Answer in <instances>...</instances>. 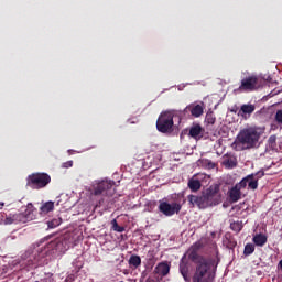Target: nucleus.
Segmentation results:
<instances>
[{
  "instance_id": "17",
  "label": "nucleus",
  "mask_w": 282,
  "mask_h": 282,
  "mask_svg": "<svg viewBox=\"0 0 282 282\" xmlns=\"http://www.w3.org/2000/svg\"><path fill=\"white\" fill-rule=\"evenodd\" d=\"M128 263L130 268H134V270H137V268H140L142 265V258H140V256L138 254H132L130 256Z\"/></svg>"
},
{
  "instance_id": "6",
  "label": "nucleus",
  "mask_w": 282,
  "mask_h": 282,
  "mask_svg": "<svg viewBox=\"0 0 282 282\" xmlns=\"http://www.w3.org/2000/svg\"><path fill=\"white\" fill-rule=\"evenodd\" d=\"M174 116V112L171 110L163 111L160 113L156 120V129L160 133H171V131H173Z\"/></svg>"
},
{
  "instance_id": "34",
  "label": "nucleus",
  "mask_w": 282,
  "mask_h": 282,
  "mask_svg": "<svg viewBox=\"0 0 282 282\" xmlns=\"http://www.w3.org/2000/svg\"><path fill=\"white\" fill-rule=\"evenodd\" d=\"M3 206H6V203L0 202V208H3Z\"/></svg>"
},
{
  "instance_id": "1",
  "label": "nucleus",
  "mask_w": 282,
  "mask_h": 282,
  "mask_svg": "<svg viewBox=\"0 0 282 282\" xmlns=\"http://www.w3.org/2000/svg\"><path fill=\"white\" fill-rule=\"evenodd\" d=\"M260 128L249 127L239 131L232 147H236L238 151H246L247 149H254L259 144V139L261 138Z\"/></svg>"
},
{
  "instance_id": "36",
  "label": "nucleus",
  "mask_w": 282,
  "mask_h": 282,
  "mask_svg": "<svg viewBox=\"0 0 282 282\" xmlns=\"http://www.w3.org/2000/svg\"><path fill=\"white\" fill-rule=\"evenodd\" d=\"M177 212L180 213V207H177Z\"/></svg>"
},
{
  "instance_id": "20",
  "label": "nucleus",
  "mask_w": 282,
  "mask_h": 282,
  "mask_svg": "<svg viewBox=\"0 0 282 282\" xmlns=\"http://www.w3.org/2000/svg\"><path fill=\"white\" fill-rule=\"evenodd\" d=\"M188 188H191L193 193H196V191H199V188H202V182H199V180L195 177L191 178L188 181Z\"/></svg>"
},
{
  "instance_id": "21",
  "label": "nucleus",
  "mask_w": 282,
  "mask_h": 282,
  "mask_svg": "<svg viewBox=\"0 0 282 282\" xmlns=\"http://www.w3.org/2000/svg\"><path fill=\"white\" fill-rule=\"evenodd\" d=\"M63 224V219L61 218H54L51 221L47 223L48 228H58Z\"/></svg>"
},
{
  "instance_id": "4",
  "label": "nucleus",
  "mask_w": 282,
  "mask_h": 282,
  "mask_svg": "<svg viewBox=\"0 0 282 282\" xmlns=\"http://www.w3.org/2000/svg\"><path fill=\"white\" fill-rule=\"evenodd\" d=\"M213 264L205 258H198V264L193 276V282H213L215 273H213Z\"/></svg>"
},
{
  "instance_id": "25",
  "label": "nucleus",
  "mask_w": 282,
  "mask_h": 282,
  "mask_svg": "<svg viewBox=\"0 0 282 282\" xmlns=\"http://www.w3.org/2000/svg\"><path fill=\"white\" fill-rule=\"evenodd\" d=\"M65 243H67V241H65V240H58V241H56L55 242V248H56V250H59L61 252H65V250L66 249H63L64 248V246H65Z\"/></svg>"
},
{
  "instance_id": "5",
  "label": "nucleus",
  "mask_w": 282,
  "mask_h": 282,
  "mask_svg": "<svg viewBox=\"0 0 282 282\" xmlns=\"http://www.w3.org/2000/svg\"><path fill=\"white\" fill-rule=\"evenodd\" d=\"M50 182H52V176L47 173H33L26 177V186L33 191L45 188Z\"/></svg>"
},
{
  "instance_id": "7",
  "label": "nucleus",
  "mask_w": 282,
  "mask_h": 282,
  "mask_svg": "<svg viewBox=\"0 0 282 282\" xmlns=\"http://www.w3.org/2000/svg\"><path fill=\"white\" fill-rule=\"evenodd\" d=\"M262 86H263V84L261 82V77H259L257 75H251L241 80L239 90L240 91H254Z\"/></svg>"
},
{
  "instance_id": "24",
  "label": "nucleus",
  "mask_w": 282,
  "mask_h": 282,
  "mask_svg": "<svg viewBox=\"0 0 282 282\" xmlns=\"http://www.w3.org/2000/svg\"><path fill=\"white\" fill-rule=\"evenodd\" d=\"M111 224H112V230H115L116 232H124V227L118 225V220L113 219Z\"/></svg>"
},
{
  "instance_id": "9",
  "label": "nucleus",
  "mask_w": 282,
  "mask_h": 282,
  "mask_svg": "<svg viewBox=\"0 0 282 282\" xmlns=\"http://www.w3.org/2000/svg\"><path fill=\"white\" fill-rule=\"evenodd\" d=\"M159 213L165 217H173L177 213V203H169L165 199L159 200Z\"/></svg>"
},
{
  "instance_id": "14",
  "label": "nucleus",
  "mask_w": 282,
  "mask_h": 282,
  "mask_svg": "<svg viewBox=\"0 0 282 282\" xmlns=\"http://www.w3.org/2000/svg\"><path fill=\"white\" fill-rule=\"evenodd\" d=\"M188 109L194 118H199L204 115V104L192 105Z\"/></svg>"
},
{
  "instance_id": "31",
  "label": "nucleus",
  "mask_w": 282,
  "mask_h": 282,
  "mask_svg": "<svg viewBox=\"0 0 282 282\" xmlns=\"http://www.w3.org/2000/svg\"><path fill=\"white\" fill-rule=\"evenodd\" d=\"M269 144H271V147H274V144H276V135H271L269 138Z\"/></svg>"
},
{
  "instance_id": "8",
  "label": "nucleus",
  "mask_w": 282,
  "mask_h": 282,
  "mask_svg": "<svg viewBox=\"0 0 282 282\" xmlns=\"http://www.w3.org/2000/svg\"><path fill=\"white\" fill-rule=\"evenodd\" d=\"M113 181H101L94 188V195H106V197H112L116 193Z\"/></svg>"
},
{
  "instance_id": "22",
  "label": "nucleus",
  "mask_w": 282,
  "mask_h": 282,
  "mask_svg": "<svg viewBox=\"0 0 282 282\" xmlns=\"http://www.w3.org/2000/svg\"><path fill=\"white\" fill-rule=\"evenodd\" d=\"M252 252H254V245L253 243H247L245 246V251H243V254L246 257H250V254H252Z\"/></svg>"
},
{
  "instance_id": "35",
  "label": "nucleus",
  "mask_w": 282,
  "mask_h": 282,
  "mask_svg": "<svg viewBox=\"0 0 282 282\" xmlns=\"http://www.w3.org/2000/svg\"><path fill=\"white\" fill-rule=\"evenodd\" d=\"M145 282H155L153 279H148Z\"/></svg>"
},
{
  "instance_id": "26",
  "label": "nucleus",
  "mask_w": 282,
  "mask_h": 282,
  "mask_svg": "<svg viewBox=\"0 0 282 282\" xmlns=\"http://www.w3.org/2000/svg\"><path fill=\"white\" fill-rule=\"evenodd\" d=\"M205 122H207V124H214L216 122L215 115H213L212 112L207 113L205 117Z\"/></svg>"
},
{
  "instance_id": "27",
  "label": "nucleus",
  "mask_w": 282,
  "mask_h": 282,
  "mask_svg": "<svg viewBox=\"0 0 282 282\" xmlns=\"http://www.w3.org/2000/svg\"><path fill=\"white\" fill-rule=\"evenodd\" d=\"M275 121L278 124H282V109L276 111Z\"/></svg>"
},
{
  "instance_id": "11",
  "label": "nucleus",
  "mask_w": 282,
  "mask_h": 282,
  "mask_svg": "<svg viewBox=\"0 0 282 282\" xmlns=\"http://www.w3.org/2000/svg\"><path fill=\"white\" fill-rule=\"evenodd\" d=\"M240 182H243V188L246 189V186L250 191H257L259 188V178H257V174H250L247 177L242 178Z\"/></svg>"
},
{
  "instance_id": "30",
  "label": "nucleus",
  "mask_w": 282,
  "mask_h": 282,
  "mask_svg": "<svg viewBox=\"0 0 282 282\" xmlns=\"http://www.w3.org/2000/svg\"><path fill=\"white\" fill-rule=\"evenodd\" d=\"M72 166H74V161H67L63 163L64 169H72Z\"/></svg>"
},
{
  "instance_id": "33",
  "label": "nucleus",
  "mask_w": 282,
  "mask_h": 282,
  "mask_svg": "<svg viewBox=\"0 0 282 282\" xmlns=\"http://www.w3.org/2000/svg\"><path fill=\"white\" fill-rule=\"evenodd\" d=\"M72 281H73L72 275H69V276H67V278L65 279V282H72Z\"/></svg>"
},
{
  "instance_id": "2",
  "label": "nucleus",
  "mask_w": 282,
  "mask_h": 282,
  "mask_svg": "<svg viewBox=\"0 0 282 282\" xmlns=\"http://www.w3.org/2000/svg\"><path fill=\"white\" fill-rule=\"evenodd\" d=\"M36 219V208L32 203L26 205L24 213H1V221L4 226H11V224H28V221H34Z\"/></svg>"
},
{
  "instance_id": "10",
  "label": "nucleus",
  "mask_w": 282,
  "mask_h": 282,
  "mask_svg": "<svg viewBox=\"0 0 282 282\" xmlns=\"http://www.w3.org/2000/svg\"><path fill=\"white\" fill-rule=\"evenodd\" d=\"M243 186H245V183L239 182L228 191L227 195L229 197V200L232 204H236V202H239V199H241V197H243V192H242V191H245Z\"/></svg>"
},
{
  "instance_id": "28",
  "label": "nucleus",
  "mask_w": 282,
  "mask_h": 282,
  "mask_svg": "<svg viewBox=\"0 0 282 282\" xmlns=\"http://www.w3.org/2000/svg\"><path fill=\"white\" fill-rule=\"evenodd\" d=\"M204 164L207 166V169H215L216 164L210 160H205Z\"/></svg>"
},
{
  "instance_id": "3",
  "label": "nucleus",
  "mask_w": 282,
  "mask_h": 282,
  "mask_svg": "<svg viewBox=\"0 0 282 282\" xmlns=\"http://www.w3.org/2000/svg\"><path fill=\"white\" fill-rule=\"evenodd\" d=\"M188 202L198 208H206V204H219V186L207 188L203 196L189 195Z\"/></svg>"
},
{
  "instance_id": "13",
  "label": "nucleus",
  "mask_w": 282,
  "mask_h": 282,
  "mask_svg": "<svg viewBox=\"0 0 282 282\" xmlns=\"http://www.w3.org/2000/svg\"><path fill=\"white\" fill-rule=\"evenodd\" d=\"M189 135L191 138H194V140H200V138L204 137V129L199 124H194L189 129Z\"/></svg>"
},
{
  "instance_id": "18",
  "label": "nucleus",
  "mask_w": 282,
  "mask_h": 282,
  "mask_svg": "<svg viewBox=\"0 0 282 282\" xmlns=\"http://www.w3.org/2000/svg\"><path fill=\"white\" fill-rule=\"evenodd\" d=\"M251 113H254V105H242L239 111V116H242V118H246V116H250Z\"/></svg>"
},
{
  "instance_id": "15",
  "label": "nucleus",
  "mask_w": 282,
  "mask_h": 282,
  "mask_svg": "<svg viewBox=\"0 0 282 282\" xmlns=\"http://www.w3.org/2000/svg\"><path fill=\"white\" fill-rule=\"evenodd\" d=\"M54 210V202L48 200L46 203H42L40 207V215L45 216L50 215Z\"/></svg>"
},
{
  "instance_id": "29",
  "label": "nucleus",
  "mask_w": 282,
  "mask_h": 282,
  "mask_svg": "<svg viewBox=\"0 0 282 282\" xmlns=\"http://www.w3.org/2000/svg\"><path fill=\"white\" fill-rule=\"evenodd\" d=\"M180 272H181L182 276L185 279V281H187L188 273L186 272V270H184V268L180 267Z\"/></svg>"
},
{
  "instance_id": "12",
  "label": "nucleus",
  "mask_w": 282,
  "mask_h": 282,
  "mask_svg": "<svg viewBox=\"0 0 282 282\" xmlns=\"http://www.w3.org/2000/svg\"><path fill=\"white\" fill-rule=\"evenodd\" d=\"M169 272H171V267L166 262H160L154 269V273L160 276H166Z\"/></svg>"
},
{
  "instance_id": "19",
  "label": "nucleus",
  "mask_w": 282,
  "mask_h": 282,
  "mask_svg": "<svg viewBox=\"0 0 282 282\" xmlns=\"http://www.w3.org/2000/svg\"><path fill=\"white\" fill-rule=\"evenodd\" d=\"M223 164L226 169H235V166H237V158L232 155L225 156Z\"/></svg>"
},
{
  "instance_id": "32",
  "label": "nucleus",
  "mask_w": 282,
  "mask_h": 282,
  "mask_svg": "<svg viewBox=\"0 0 282 282\" xmlns=\"http://www.w3.org/2000/svg\"><path fill=\"white\" fill-rule=\"evenodd\" d=\"M278 270H280V272H282V259L278 263Z\"/></svg>"
},
{
  "instance_id": "23",
  "label": "nucleus",
  "mask_w": 282,
  "mask_h": 282,
  "mask_svg": "<svg viewBox=\"0 0 282 282\" xmlns=\"http://www.w3.org/2000/svg\"><path fill=\"white\" fill-rule=\"evenodd\" d=\"M230 228L231 230H234V232H241L243 225L239 221H235V223H231Z\"/></svg>"
},
{
  "instance_id": "16",
  "label": "nucleus",
  "mask_w": 282,
  "mask_h": 282,
  "mask_svg": "<svg viewBox=\"0 0 282 282\" xmlns=\"http://www.w3.org/2000/svg\"><path fill=\"white\" fill-rule=\"evenodd\" d=\"M252 241L259 248H263V246L265 243H268V236H265L263 234H258V235L253 236Z\"/></svg>"
}]
</instances>
